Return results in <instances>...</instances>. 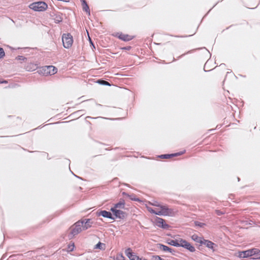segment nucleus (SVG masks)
I'll list each match as a JSON object with an SVG mask.
<instances>
[{
  "label": "nucleus",
  "mask_w": 260,
  "mask_h": 260,
  "mask_svg": "<svg viewBox=\"0 0 260 260\" xmlns=\"http://www.w3.org/2000/svg\"><path fill=\"white\" fill-rule=\"evenodd\" d=\"M57 72V69L53 66H46L38 69L37 73L44 76L53 75Z\"/></svg>",
  "instance_id": "obj_1"
},
{
  "label": "nucleus",
  "mask_w": 260,
  "mask_h": 260,
  "mask_svg": "<svg viewBox=\"0 0 260 260\" xmlns=\"http://www.w3.org/2000/svg\"><path fill=\"white\" fill-rule=\"evenodd\" d=\"M29 8L36 12H44L48 8V5L44 1H38L31 3Z\"/></svg>",
  "instance_id": "obj_2"
},
{
  "label": "nucleus",
  "mask_w": 260,
  "mask_h": 260,
  "mask_svg": "<svg viewBox=\"0 0 260 260\" xmlns=\"http://www.w3.org/2000/svg\"><path fill=\"white\" fill-rule=\"evenodd\" d=\"M81 223L82 222L80 221V220H78L70 228V229L71 230V231L68 236L70 239L80 233L82 230H83Z\"/></svg>",
  "instance_id": "obj_3"
},
{
  "label": "nucleus",
  "mask_w": 260,
  "mask_h": 260,
  "mask_svg": "<svg viewBox=\"0 0 260 260\" xmlns=\"http://www.w3.org/2000/svg\"><path fill=\"white\" fill-rule=\"evenodd\" d=\"M63 46L65 48H70L73 43V38L70 33L63 34L62 36Z\"/></svg>",
  "instance_id": "obj_4"
},
{
  "label": "nucleus",
  "mask_w": 260,
  "mask_h": 260,
  "mask_svg": "<svg viewBox=\"0 0 260 260\" xmlns=\"http://www.w3.org/2000/svg\"><path fill=\"white\" fill-rule=\"evenodd\" d=\"M110 211L112 213L113 219L115 220L116 219H123L127 217V213L119 209L111 208Z\"/></svg>",
  "instance_id": "obj_5"
},
{
  "label": "nucleus",
  "mask_w": 260,
  "mask_h": 260,
  "mask_svg": "<svg viewBox=\"0 0 260 260\" xmlns=\"http://www.w3.org/2000/svg\"><path fill=\"white\" fill-rule=\"evenodd\" d=\"M154 224L158 227L165 230L168 229L170 227V225L166 223L164 219L157 216L155 217Z\"/></svg>",
  "instance_id": "obj_6"
},
{
  "label": "nucleus",
  "mask_w": 260,
  "mask_h": 260,
  "mask_svg": "<svg viewBox=\"0 0 260 260\" xmlns=\"http://www.w3.org/2000/svg\"><path fill=\"white\" fill-rule=\"evenodd\" d=\"M179 242H181V246L191 252H194L196 251L194 247L186 240L181 238L179 239Z\"/></svg>",
  "instance_id": "obj_7"
},
{
  "label": "nucleus",
  "mask_w": 260,
  "mask_h": 260,
  "mask_svg": "<svg viewBox=\"0 0 260 260\" xmlns=\"http://www.w3.org/2000/svg\"><path fill=\"white\" fill-rule=\"evenodd\" d=\"M96 215L97 216H102L105 218H107L110 219H113V215L111 211H108L105 210H98L96 212Z\"/></svg>",
  "instance_id": "obj_8"
},
{
  "label": "nucleus",
  "mask_w": 260,
  "mask_h": 260,
  "mask_svg": "<svg viewBox=\"0 0 260 260\" xmlns=\"http://www.w3.org/2000/svg\"><path fill=\"white\" fill-rule=\"evenodd\" d=\"M114 36L124 42L131 41L134 38V36H130L127 34H124L121 32H116L115 35H114Z\"/></svg>",
  "instance_id": "obj_9"
},
{
  "label": "nucleus",
  "mask_w": 260,
  "mask_h": 260,
  "mask_svg": "<svg viewBox=\"0 0 260 260\" xmlns=\"http://www.w3.org/2000/svg\"><path fill=\"white\" fill-rule=\"evenodd\" d=\"M159 208L162 210L163 216H175V213L173 209L169 208L168 206L165 205H162V206H159Z\"/></svg>",
  "instance_id": "obj_10"
},
{
  "label": "nucleus",
  "mask_w": 260,
  "mask_h": 260,
  "mask_svg": "<svg viewBox=\"0 0 260 260\" xmlns=\"http://www.w3.org/2000/svg\"><path fill=\"white\" fill-rule=\"evenodd\" d=\"M82 223V230L83 231L86 230L92 226L93 222L90 218H85L79 220Z\"/></svg>",
  "instance_id": "obj_11"
},
{
  "label": "nucleus",
  "mask_w": 260,
  "mask_h": 260,
  "mask_svg": "<svg viewBox=\"0 0 260 260\" xmlns=\"http://www.w3.org/2000/svg\"><path fill=\"white\" fill-rule=\"evenodd\" d=\"M202 245H205L209 249L212 250L213 251H215L216 250V248L217 247V245L216 244L210 240H206L205 239L202 242Z\"/></svg>",
  "instance_id": "obj_12"
},
{
  "label": "nucleus",
  "mask_w": 260,
  "mask_h": 260,
  "mask_svg": "<svg viewBox=\"0 0 260 260\" xmlns=\"http://www.w3.org/2000/svg\"><path fill=\"white\" fill-rule=\"evenodd\" d=\"M125 254L130 260H136L138 256L133 251L131 248H127L125 249Z\"/></svg>",
  "instance_id": "obj_13"
},
{
  "label": "nucleus",
  "mask_w": 260,
  "mask_h": 260,
  "mask_svg": "<svg viewBox=\"0 0 260 260\" xmlns=\"http://www.w3.org/2000/svg\"><path fill=\"white\" fill-rule=\"evenodd\" d=\"M237 256L240 258H245L252 256L249 249L238 251Z\"/></svg>",
  "instance_id": "obj_14"
},
{
  "label": "nucleus",
  "mask_w": 260,
  "mask_h": 260,
  "mask_svg": "<svg viewBox=\"0 0 260 260\" xmlns=\"http://www.w3.org/2000/svg\"><path fill=\"white\" fill-rule=\"evenodd\" d=\"M125 202L123 199H120L119 201L113 205L111 208L124 209Z\"/></svg>",
  "instance_id": "obj_15"
},
{
  "label": "nucleus",
  "mask_w": 260,
  "mask_h": 260,
  "mask_svg": "<svg viewBox=\"0 0 260 260\" xmlns=\"http://www.w3.org/2000/svg\"><path fill=\"white\" fill-rule=\"evenodd\" d=\"M122 194L124 196H126L128 197L131 200L134 201H137L140 203L142 202V201L140 199L137 198L136 195L134 193L132 194H128L126 192H122Z\"/></svg>",
  "instance_id": "obj_16"
},
{
  "label": "nucleus",
  "mask_w": 260,
  "mask_h": 260,
  "mask_svg": "<svg viewBox=\"0 0 260 260\" xmlns=\"http://www.w3.org/2000/svg\"><path fill=\"white\" fill-rule=\"evenodd\" d=\"M166 242L168 244L175 247H178L181 246V242H179V239L173 240L171 239H168L167 240Z\"/></svg>",
  "instance_id": "obj_17"
},
{
  "label": "nucleus",
  "mask_w": 260,
  "mask_h": 260,
  "mask_svg": "<svg viewBox=\"0 0 260 260\" xmlns=\"http://www.w3.org/2000/svg\"><path fill=\"white\" fill-rule=\"evenodd\" d=\"M157 248L164 251L173 253V249L164 244L161 243L157 244Z\"/></svg>",
  "instance_id": "obj_18"
},
{
  "label": "nucleus",
  "mask_w": 260,
  "mask_h": 260,
  "mask_svg": "<svg viewBox=\"0 0 260 260\" xmlns=\"http://www.w3.org/2000/svg\"><path fill=\"white\" fill-rule=\"evenodd\" d=\"M81 2L83 11H85L88 15H90V9L86 0H81Z\"/></svg>",
  "instance_id": "obj_19"
},
{
  "label": "nucleus",
  "mask_w": 260,
  "mask_h": 260,
  "mask_svg": "<svg viewBox=\"0 0 260 260\" xmlns=\"http://www.w3.org/2000/svg\"><path fill=\"white\" fill-rule=\"evenodd\" d=\"M62 15V13L61 12H57V13L55 14V17L53 18L55 23H60L62 21L63 18Z\"/></svg>",
  "instance_id": "obj_20"
},
{
  "label": "nucleus",
  "mask_w": 260,
  "mask_h": 260,
  "mask_svg": "<svg viewBox=\"0 0 260 260\" xmlns=\"http://www.w3.org/2000/svg\"><path fill=\"white\" fill-rule=\"evenodd\" d=\"M191 239L196 242L199 243L201 245H202V242L204 239L203 237H199L196 234H193L191 237Z\"/></svg>",
  "instance_id": "obj_21"
},
{
  "label": "nucleus",
  "mask_w": 260,
  "mask_h": 260,
  "mask_svg": "<svg viewBox=\"0 0 260 260\" xmlns=\"http://www.w3.org/2000/svg\"><path fill=\"white\" fill-rule=\"evenodd\" d=\"M251 256H255V257L260 256V249L258 248H253L249 249Z\"/></svg>",
  "instance_id": "obj_22"
},
{
  "label": "nucleus",
  "mask_w": 260,
  "mask_h": 260,
  "mask_svg": "<svg viewBox=\"0 0 260 260\" xmlns=\"http://www.w3.org/2000/svg\"><path fill=\"white\" fill-rule=\"evenodd\" d=\"M39 68L38 64L36 63H30L27 67V70L28 71H33Z\"/></svg>",
  "instance_id": "obj_23"
},
{
  "label": "nucleus",
  "mask_w": 260,
  "mask_h": 260,
  "mask_svg": "<svg viewBox=\"0 0 260 260\" xmlns=\"http://www.w3.org/2000/svg\"><path fill=\"white\" fill-rule=\"evenodd\" d=\"M157 157L161 159H170L172 158V153L171 154H163L157 155Z\"/></svg>",
  "instance_id": "obj_24"
},
{
  "label": "nucleus",
  "mask_w": 260,
  "mask_h": 260,
  "mask_svg": "<svg viewBox=\"0 0 260 260\" xmlns=\"http://www.w3.org/2000/svg\"><path fill=\"white\" fill-rule=\"evenodd\" d=\"M75 247V244L74 242H72V243H70L68 245L67 251L68 252L73 251Z\"/></svg>",
  "instance_id": "obj_25"
},
{
  "label": "nucleus",
  "mask_w": 260,
  "mask_h": 260,
  "mask_svg": "<svg viewBox=\"0 0 260 260\" xmlns=\"http://www.w3.org/2000/svg\"><path fill=\"white\" fill-rule=\"evenodd\" d=\"M98 83L103 85H107V86H110V84L107 81H105L103 79H99L97 82Z\"/></svg>",
  "instance_id": "obj_26"
},
{
  "label": "nucleus",
  "mask_w": 260,
  "mask_h": 260,
  "mask_svg": "<svg viewBox=\"0 0 260 260\" xmlns=\"http://www.w3.org/2000/svg\"><path fill=\"white\" fill-rule=\"evenodd\" d=\"M194 223L196 226H199L200 228H203L204 226L206 225V223H203V222H201L198 221H194Z\"/></svg>",
  "instance_id": "obj_27"
},
{
  "label": "nucleus",
  "mask_w": 260,
  "mask_h": 260,
  "mask_svg": "<svg viewBox=\"0 0 260 260\" xmlns=\"http://www.w3.org/2000/svg\"><path fill=\"white\" fill-rule=\"evenodd\" d=\"M105 245L104 244L101 243V242H99L94 246L95 249H99L100 250L103 249V246Z\"/></svg>",
  "instance_id": "obj_28"
},
{
  "label": "nucleus",
  "mask_w": 260,
  "mask_h": 260,
  "mask_svg": "<svg viewBox=\"0 0 260 260\" xmlns=\"http://www.w3.org/2000/svg\"><path fill=\"white\" fill-rule=\"evenodd\" d=\"M15 59L22 61H25L27 60V58L22 55H18L15 58Z\"/></svg>",
  "instance_id": "obj_29"
},
{
  "label": "nucleus",
  "mask_w": 260,
  "mask_h": 260,
  "mask_svg": "<svg viewBox=\"0 0 260 260\" xmlns=\"http://www.w3.org/2000/svg\"><path fill=\"white\" fill-rule=\"evenodd\" d=\"M185 152V150H184L183 151H181L178 152L173 153H172V157H175L178 156L182 155Z\"/></svg>",
  "instance_id": "obj_30"
},
{
  "label": "nucleus",
  "mask_w": 260,
  "mask_h": 260,
  "mask_svg": "<svg viewBox=\"0 0 260 260\" xmlns=\"http://www.w3.org/2000/svg\"><path fill=\"white\" fill-rule=\"evenodd\" d=\"M185 152V150H184L183 151H181L178 152L173 153H172V157H175L178 156L182 155Z\"/></svg>",
  "instance_id": "obj_31"
},
{
  "label": "nucleus",
  "mask_w": 260,
  "mask_h": 260,
  "mask_svg": "<svg viewBox=\"0 0 260 260\" xmlns=\"http://www.w3.org/2000/svg\"><path fill=\"white\" fill-rule=\"evenodd\" d=\"M5 56V52L3 48L0 47V59Z\"/></svg>",
  "instance_id": "obj_32"
},
{
  "label": "nucleus",
  "mask_w": 260,
  "mask_h": 260,
  "mask_svg": "<svg viewBox=\"0 0 260 260\" xmlns=\"http://www.w3.org/2000/svg\"><path fill=\"white\" fill-rule=\"evenodd\" d=\"M116 260H125V257L122 254H119L116 255Z\"/></svg>",
  "instance_id": "obj_33"
},
{
  "label": "nucleus",
  "mask_w": 260,
  "mask_h": 260,
  "mask_svg": "<svg viewBox=\"0 0 260 260\" xmlns=\"http://www.w3.org/2000/svg\"><path fill=\"white\" fill-rule=\"evenodd\" d=\"M152 260H165L164 259L160 257L159 255H153L151 258Z\"/></svg>",
  "instance_id": "obj_34"
},
{
  "label": "nucleus",
  "mask_w": 260,
  "mask_h": 260,
  "mask_svg": "<svg viewBox=\"0 0 260 260\" xmlns=\"http://www.w3.org/2000/svg\"><path fill=\"white\" fill-rule=\"evenodd\" d=\"M216 214L218 216H221L224 214V213L220 210H216L215 211Z\"/></svg>",
  "instance_id": "obj_35"
},
{
  "label": "nucleus",
  "mask_w": 260,
  "mask_h": 260,
  "mask_svg": "<svg viewBox=\"0 0 260 260\" xmlns=\"http://www.w3.org/2000/svg\"><path fill=\"white\" fill-rule=\"evenodd\" d=\"M131 49H132V47L130 46H126L123 47L121 48L122 50H127V51H129Z\"/></svg>",
  "instance_id": "obj_36"
},
{
  "label": "nucleus",
  "mask_w": 260,
  "mask_h": 260,
  "mask_svg": "<svg viewBox=\"0 0 260 260\" xmlns=\"http://www.w3.org/2000/svg\"><path fill=\"white\" fill-rule=\"evenodd\" d=\"M193 50H191L188 51H187V52H186V53H185L184 54H182L181 55H180V56H179L178 57V58H180L182 57L183 56H184V55H185L186 54H188L189 53H190L192 52L193 51Z\"/></svg>",
  "instance_id": "obj_37"
},
{
  "label": "nucleus",
  "mask_w": 260,
  "mask_h": 260,
  "mask_svg": "<svg viewBox=\"0 0 260 260\" xmlns=\"http://www.w3.org/2000/svg\"><path fill=\"white\" fill-rule=\"evenodd\" d=\"M147 210L148 211L151 213H152V214H155V210L154 209H153V208H151V207H148L147 208Z\"/></svg>",
  "instance_id": "obj_38"
},
{
  "label": "nucleus",
  "mask_w": 260,
  "mask_h": 260,
  "mask_svg": "<svg viewBox=\"0 0 260 260\" xmlns=\"http://www.w3.org/2000/svg\"><path fill=\"white\" fill-rule=\"evenodd\" d=\"M89 43H90V46L92 47V49L93 50L95 49V45H94L93 42L92 41V40H91L90 38H89Z\"/></svg>",
  "instance_id": "obj_39"
},
{
  "label": "nucleus",
  "mask_w": 260,
  "mask_h": 260,
  "mask_svg": "<svg viewBox=\"0 0 260 260\" xmlns=\"http://www.w3.org/2000/svg\"><path fill=\"white\" fill-rule=\"evenodd\" d=\"M155 214L159 215V216H163L161 209H160V210L158 211H156L155 213Z\"/></svg>",
  "instance_id": "obj_40"
},
{
  "label": "nucleus",
  "mask_w": 260,
  "mask_h": 260,
  "mask_svg": "<svg viewBox=\"0 0 260 260\" xmlns=\"http://www.w3.org/2000/svg\"><path fill=\"white\" fill-rule=\"evenodd\" d=\"M57 12H52L50 14V16L51 18H52V19L55 17V14H56Z\"/></svg>",
  "instance_id": "obj_41"
},
{
  "label": "nucleus",
  "mask_w": 260,
  "mask_h": 260,
  "mask_svg": "<svg viewBox=\"0 0 260 260\" xmlns=\"http://www.w3.org/2000/svg\"><path fill=\"white\" fill-rule=\"evenodd\" d=\"M153 205L156 207H158L159 208V206H162V205H161L160 204H159L157 202H156L155 204H154Z\"/></svg>",
  "instance_id": "obj_42"
},
{
  "label": "nucleus",
  "mask_w": 260,
  "mask_h": 260,
  "mask_svg": "<svg viewBox=\"0 0 260 260\" xmlns=\"http://www.w3.org/2000/svg\"><path fill=\"white\" fill-rule=\"evenodd\" d=\"M0 82H1L0 84H3V83L6 84V83H8L7 81H6L5 80H2L1 79Z\"/></svg>",
  "instance_id": "obj_43"
},
{
  "label": "nucleus",
  "mask_w": 260,
  "mask_h": 260,
  "mask_svg": "<svg viewBox=\"0 0 260 260\" xmlns=\"http://www.w3.org/2000/svg\"><path fill=\"white\" fill-rule=\"evenodd\" d=\"M83 111H84V110H78L77 112H75L74 114H81L82 112Z\"/></svg>",
  "instance_id": "obj_44"
},
{
  "label": "nucleus",
  "mask_w": 260,
  "mask_h": 260,
  "mask_svg": "<svg viewBox=\"0 0 260 260\" xmlns=\"http://www.w3.org/2000/svg\"><path fill=\"white\" fill-rule=\"evenodd\" d=\"M136 260H147L146 258H143V257H140L139 256H138V258L136 259Z\"/></svg>",
  "instance_id": "obj_45"
},
{
  "label": "nucleus",
  "mask_w": 260,
  "mask_h": 260,
  "mask_svg": "<svg viewBox=\"0 0 260 260\" xmlns=\"http://www.w3.org/2000/svg\"><path fill=\"white\" fill-rule=\"evenodd\" d=\"M250 259H260V256L256 257H251Z\"/></svg>",
  "instance_id": "obj_46"
},
{
  "label": "nucleus",
  "mask_w": 260,
  "mask_h": 260,
  "mask_svg": "<svg viewBox=\"0 0 260 260\" xmlns=\"http://www.w3.org/2000/svg\"><path fill=\"white\" fill-rule=\"evenodd\" d=\"M72 173L74 174V175L76 177H77V178H79V179H80L83 180V179H82L81 177H79V176H77V175H75L73 172H72Z\"/></svg>",
  "instance_id": "obj_47"
},
{
  "label": "nucleus",
  "mask_w": 260,
  "mask_h": 260,
  "mask_svg": "<svg viewBox=\"0 0 260 260\" xmlns=\"http://www.w3.org/2000/svg\"><path fill=\"white\" fill-rule=\"evenodd\" d=\"M176 250L173 249V253H171L173 255H175Z\"/></svg>",
  "instance_id": "obj_48"
},
{
  "label": "nucleus",
  "mask_w": 260,
  "mask_h": 260,
  "mask_svg": "<svg viewBox=\"0 0 260 260\" xmlns=\"http://www.w3.org/2000/svg\"><path fill=\"white\" fill-rule=\"evenodd\" d=\"M18 49H22V48H18ZM22 49H29V48L25 47V48H23Z\"/></svg>",
  "instance_id": "obj_49"
},
{
  "label": "nucleus",
  "mask_w": 260,
  "mask_h": 260,
  "mask_svg": "<svg viewBox=\"0 0 260 260\" xmlns=\"http://www.w3.org/2000/svg\"><path fill=\"white\" fill-rule=\"evenodd\" d=\"M206 64H205V66H206ZM205 67H204V71H205V72H208V71H206V70H205ZM209 71H210V70H209Z\"/></svg>",
  "instance_id": "obj_50"
},
{
  "label": "nucleus",
  "mask_w": 260,
  "mask_h": 260,
  "mask_svg": "<svg viewBox=\"0 0 260 260\" xmlns=\"http://www.w3.org/2000/svg\"><path fill=\"white\" fill-rule=\"evenodd\" d=\"M220 126H219V125H217V126H216V128H220Z\"/></svg>",
  "instance_id": "obj_51"
},
{
  "label": "nucleus",
  "mask_w": 260,
  "mask_h": 260,
  "mask_svg": "<svg viewBox=\"0 0 260 260\" xmlns=\"http://www.w3.org/2000/svg\"><path fill=\"white\" fill-rule=\"evenodd\" d=\"M86 118H92V117H91L90 116H87Z\"/></svg>",
  "instance_id": "obj_52"
},
{
  "label": "nucleus",
  "mask_w": 260,
  "mask_h": 260,
  "mask_svg": "<svg viewBox=\"0 0 260 260\" xmlns=\"http://www.w3.org/2000/svg\"><path fill=\"white\" fill-rule=\"evenodd\" d=\"M237 178H238V181H240V178L238 177Z\"/></svg>",
  "instance_id": "obj_53"
},
{
  "label": "nucleus",
  "mask_w": 260,
  "mask_h": 260,
  "mask_svg": "<svg viewBox=\"0 0 260 260\" xmlns=\"http://www.w3.org/2000/svg\"><path fill=\"white\" fill-rule=\"evenodd\" d=\"M98 106H102V105H101V104H98Z\"/></svg>",
  "instance_id": "obj_54"
},
{
  "label": "nucleus",
  "mask_w": 260,
  "mask_h": 260,
  "mask_svg": "<svg viewBox=\"0 0 260 260\" xmlns=\"http://www.w3.org/2000/svg\"><path fill=\"white\" fill-rule=\"evenodd\" d=\"M213 130H214V129H210L209 131H213Z\"/></svg>",
  "instance_id": "obj_55"
},
{
  "label": "nucleus",
  "mask_w": 260,
  "mask_h": 260,
  "mask_svg": "<svg viewBox=\"0 0 260 260\" xmlns=\"http://www.w3.org/2000/svg\"><path fill=\"white\" fill-rule=\"evenodd\" d=\"M175 60H176V59H175V58L174 57V58H173V61H175Z\"/></svg>",
  "instance_id": "obj_56"
},
{
  "label": "nucleus",
  "mask_w": 260,
  "mask_h": 260,
  "mask_svg": "<svg viewBox=\"0 0 260 260\" xmlns=\"http://www.w3.org/2000/svg\"><path fill=\"white\" fill-rule=\"evenodd\" d=\"M211 9H209V11H208V12L207 13H208L211 11Z\"/></svg>",
  "instance_id": "obj_57"
},
{
  "label": "nucleus",
  "mask_w": 260,
  "mask_h": 260,
  "mask_svg": "<svg viewBox=\"0 0 260 260\" xmlns=\"http://www.w3.org/2000/svg\"><path fill=\"white\" fill-rule=\"evenodd\" d=\"M216 4H217V3H216L214 6H213V7H215V5H216Z\"/></svg>",
  "instance_id": "obj_58"
},
{
  "label": "nucleus",
  "mask_w": 260,
  "mask_h": 260,
  "mask_svg": "<svg viewBox=\"0 0 260 260\" xmlns=\"http://www.w3.org/2000/svg\"><path fill=\"white\" fill-rule=\"evenodd\" d=\"M222 64L224 65V63H221L220 66H221V65H222Z\"/></svg>",
  "instance_id": "obj_59"
},
{
  "label": "nucleus",
  "mask_w": 260,
  "mask_h": 260,
  "mask_svg": "<svg viewBox=\"0 0 260 260\" xmlns=\"http://www.w3.org/2000/svg\"><path fill=\"white\" fill-rule=\"evenodd\" d=\"M148 159H151L150 157H146Z\"/></svg>",
  "instance_id": "obj_60"
}]
</instances>
